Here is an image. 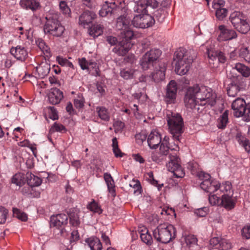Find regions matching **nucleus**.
I'll return each instance as SVG.
<instances>
[{
    "label": "nucleus",
    "mask_w": 250,
    "mask_h": 250,
    "mask_svg": "<svg viewBox=\"0 0 250 250\" xmlns=\"http://www.w3.org/2000/svg\"><path fill=\"white\" fill-rule=\"evenodd\" d=\"M193 51L179 47L174 53L173 61L175 62V72L179 75H184L189 71L195 56Z\"/></svg>",
    "instance_id": "nucleus-1"
},
{
    "label": "nucleus",
    "mask_w": 250,
    "mask_h": 250,
    "mask_svg": "<svg viewBox=\"0 0 250 250\" xmlns=\"http://www.w3.org/2000/svg\"><path fill=\"white\" fill-rule=\"evenodd\" d=\"M137 6L138 4L134 8V12H136L139 14L132 15L130 10L127 11L126 16V26L127 23L130 24V21L133 26L138 28H146L152 26L155 23L154 17L148 14H140V13L142 12L138 13L137 12L136 10ZM143 13H145L146 12H143Z\"/></svg>",
    "instance_id": "nucleus-2"
},
{
    "label": "nucleus",
    "mask_w": 250,
    "mask_h": 250,
    "mask_svg": "<svg viewBox=\"0 0 250 250\" xmlns=\"http://www.w3.org/2000/svg\"><path fill=\"white\" fill-rule=\"evenodd\" d=\"M175 229L171 225L161 224L153 230V235L157 242L167 244L175 237Z\"/></svg>",
    "instance_id": "nucleus-3"
},
{
    "label": "nucleus",
    "mask_w": 250,
    "mask_h": 250,
    "mask_svg": "<svg viewBox=\"0 0 250 250\" xmlns=\"http://www.w3.org/2000/svg\"><path fill=\"white\" fill-rule=\"evenodd\" d=\"M167 121L169 129L173 139L179 142L183 132L184 122L181 115L177 113L170 112L167 114Z\"/></svg>",
    "instance_id": "nucleus-4"
},
{
    "label": "nucleus",
    "mask_w": 250,
    "mask_h": 250,
    "mask_svg": "<svg viewBox=\"0 0 250 250\" xmlns=\"http://www.w3.org/2000/svg\"><path fill=\"white\" fill-rule=\"evenodd\" d=\"M46 22L44 25V31L55 37L61 36L64 32V27L58 20L56 14H49L45 17Z\"/></svg>",
    "instance_id": "nucleus-5"
},
{
    "label": "nucleus",
    "mask_w": 250,
    "mask_h": 250,
    "mask_svg": "<svg viewBox=\"0 0 250 250\" xmlns=\"http://www.w3.org/2000/svg\"><path fill=\"white\" fill-rule=\"evenodd\" d=\"M194 92V94L197 100L200 102V104L205 105L207 103L211 106L216 103L215 94H212L205 86L199 87L198 85L189 87Z\"/></svg>",
    "instance_id": "nucleus-6"
},
{
    "label": "nucleus",
    "mask_w": 250,
    "mask_h": 250,
    "mask_svg": "<svg viewBox=\"0 0 250 250\" xmlns=\"http://www.w3.org/2000/svg\"><path fill=\"white\" fill-rule=\"evenodd\" d=\"M161 55V51L159 49H152L146 53L140 61L143 70L151 69V67L157 65L159 63H164L160 62Z\"/></svg>",
    "instance_id": "nucleus-7"
},
{
    "label": "nucleus",
    "mask_w": 250,
    "mask_h": 250,
    "mask_svg": "<svg viewBox=\"0 0 250 250\" xmlns=\"http://www.w3.org/2000/svg\"><path fill=\"white\" fill-rule=\"evenodd\" d=\"M230 21L233 27L239 32L246 34L250 30V26L247 19L240 12L232 13L230 17Z\"/></svg>",
    "instance_id": "nucleus-8"
},
{
    "label": "nucleus",
    "mask_w": 250,
    "mask_h": 250,
    "mask_svg": "<svg viewBox=\"0 0 250 250\" xmlns=\"http://www.w3.org/2000/svg\"><path fill=\"white\" fill-rule=\"evenodd\" d=\"M159 4L163 7H166L169 2L168 0H141L138 3L136 10L138 13L146 12L148 10L157 7Z\"/></svg>",
    "instance_id": "nucleus-9"
},
{
    "label": "nucleus",
    "mask_w": 250,
    "mask_h": 250,
    "mask_svg": "<svg viewBox=\"0 0 250 250\" xmlns=\"http://www.w3.org/2000/svg\"><path fill=\"white\" fill-rule=\"evenodd\" d=\"M170 161L167 164V167L169 171L173 173L177 178H182L185 175L184 169L179 164L180 158L177 156L170 155L169 156Z\"/></svg>",
    "instance_id": "nucleus-10"
},
{
    "label": "nucleus",
    "mask_w": 250,
    "mask_h": 250,
    "mask_svg": "<svg viewBox=\"0 0 250 250\" xmlns=\"http://www.w3.org/2000/svg\"><path fill=\"white\" fill-rule=\"evenodd\" d=\"M68 216L65 214H58L52 215L50 218V227H54L59 230V233L62 234L65 226L67 224Z\"/></svg>",
    "instance_id": "nucleus-11"
},
{
    "label": "nucleus",
    "mask_w": 250,
    "mask_h": 250,
    "mask_svg": "<svg viewBox=\"0 0 250 250\" xmlns=\"http://www.w3.org/2000/svg\"><path fill=\"white\" fill-rule=\"evenodd\" d=\"M122 35L121 41V39L118 40L116 37L111 36L107 37L106 41L111 45H116L113 49L115 53L124 57L125 55V36Z\"/></svg>",
    "instance_id": "nucleus-12"
},
{
    "label": "nucleus",
    "mask_w": 250,
    "mask_h": 250,
    "mask_svg": "<svg viewBox=\"0 0 250 250\" xmlns=\"http://www.w3.org/2000/svg\"><path fill=\"white\" fill-rule=\"evenodd\" d=\"M247 104L242 98H237L231 104V108L233 111V115L236 117L243 116L247 110Z\"/></svg>",
    "instance_id": "nucleus-13"
},
{
    "label": "nucleus",
    "mask_w": 250,
    "mask_h": 250,
    "mask_svg": "<svg viewBox=\"0 0 250 250\" xmlns=\"http://www.w3.org/2000/svg\"><path fill=\"white\" fill-rule=\"evenodd\" d=\"M177 86L176 82L171 80L167 87L165 101L167 104H174L177 96Z\"/></svg>",
    "instance_id": "nucleus-14"
},
{
    "label": "nucleus",
    "mask_w": 250,
    "mask_h": 250,
    "mask_svg": "<svg viewBox=\"0 0 250 250\" xmlns=\"http://www.w3.org/2000/svg\"><path fill=\"white\" fill-rule=\"evenodd\" d=\"M184 103L187 108L199 110V107H196L198 104H200L199 101L195 97L193 90L190 87L187 90L184 97Z\"/></svg>",
    "instance_id": "nucleus-15"
},
{
    "label": "nucleus",
    "mask_w": 250,
    "mask_h": 250,
    "mask_svg": "<svg viewBox=\"0 0 250 250\" xmlns=\"http://www.w3.org/2000/svg\"><path fill=\"white\" fill-rule=\"evenodd\" d=\"M154 71L151 73L153 80L158 83L164 79L165 71L166 70V64L164 63H159L157 65L154 67Z\"/></svg>",
    "instance_id": "nucleus-16"
},
{
    "label": "nucleus",
    "mask_w": 250,
    "mask_h": 250,
    "mask_svg": "<svg viewBox=\"0 0 250 250\" xmlns=\"http://www.w3.org/2000/svg\"><path fill=\"white\" fill-rule=\"evenodd\" d=\"M209 63L218 64L219 62L224 63L226 60V57L221 51L209 49L207 51Z\"/></svg>",
    "instance_id": "nucleus-17"
},
{
    "label": "nucleus",
    "mask_w": 250,
    "mask_h": 250,
    "mask_svg": "<svg viewBox=\"0 0 250 250\" xmlns=\"http://www.w3.org/2000/svg\"><path fill=\"white\" fill-rule=\"evenodd\" d=\"M10 53L15 58L21 62L24 61L28 56L27 50L21 45L12 47L10 49Z\"/></svg>",
    "instance_id": "nucleus-18"
},
{
    "label": "nucleus",
    "mask_w": 250,
    "mask_h": 250,
    "mask_svg": "<svg viewBox=\"0 0 250 250\" xmlns=\"http://www.w3.org/2000/svg\"><path fill=\"white\" fill-rule=\"evenodd\" d=\"M219 29L221 33L218 37V39L220 41L230 40L237 37V34L235 31L227 29L224 25H220Z\"/></svg>",
    "instance_id": "nucleus-19"
},
{
    "label": "nucleus",
    "mask_w": 250,
    "mask_h": 250,
    "mask_svg": "<svg viewBox=\"0 0 250 250\" xmlns=\"http://www.w3.org/2000/svg\"><path fill=\"white\" fill-rule=\"evenodd\" d=\"M96 17V15L93 12L88 10L84 11L79 17V23L80 25L85 27L91 23Z\"/></svg>",
    "instance_id": "nucleus-20"
},
{
    "label": "nucleus",
    "mask_w": 250,
    "mask_h": 250,
    "mask_svg": "<svg viewBox=\"0 0 250 250\" xmlns=\"http://www.w3.org/2000/svg\"><path fill=\"white\" fill-rule=\"evenodd\" d=\"M63 97L62 92L57 88L51 89L48 94V101L53 105L59 104Z\"/></svg>",
    "instance_id": "nucleus-21"
},
{
    "label": "nucleus",
    "mask_w": 250,
    "mask_h": 250,
    "mask_svg": "<svg viewBox=\"0 0 250 250\" xmlns=\"http://www.w3.org/2000/svg\"><path fill=\"white\" fill-rule=\"evenodd\" d=\"M229 78L232 81L229 86L227 88L228 94L230 97H235L240 90L238 77L232 76V77H229Z\"/></svg>",
    "instance_id": "nucleus-22"
},
{
    "label": "nucleus",
    "mask_w": 250,
    "mask_h": 250,
    "mask_svg": "<svg viewBox=\"0 0 250 250\" xmlns=\"http://www.w3.org/2000/svg\"><path fill=\"white\" fill-rule=\"evenodd\" d=\"M161 142V137L158 132L152 131L147 138L148 145L151 149L158 147Z\"/></svg>",
    "instance_id": "nucleus-23"
},
{
    "label": "nucleus",
    "mask_w": 250,
    "mask_h": 250,
    "mask_svg": "<svg viewBox=\"0 0 250 250\" xmlns=\"http://www.w3.org/2000/svg\"><path fill=\"white\" fill-rule=\"evenodd\" d=\"M117 5L115 2H108L106 1L103 5L101 10L99 11V15L102 17L111 14L112 11L116 7Z\"/></svg>",
    "instance_id": "nucleus-24"
},
{
    "label": "nucleus",
    "mask_w": 250,
    "mask_h": 250,
    "mask_svg": "<svg viewBox=\"0 0 250 250\" xmlns=\"http://www.w3.org/2000/svg\"><path fill=\"white\" fill-rule=\"evenodd\" d=\"M232 194L224 193L220 201V206H223L226 209H231L234 207L235 203L232 199Z\"/></svg>",
    "instance_id": "nucleus-25"
},
{
    "label": "nucleus",
    "mask_w": 250,
    "mask_h": 250,
    "mask_svg": "<svg viewBox=\"0 0 250 250\" xmlns=\"http://www.w3.org/2000/svg\"><path fill=\"white\" fill-rule=\"evenodd\" d=\"M91 250H102V244L99 238L96 237H91L85 240Z\"/></svg>",
    "instance_id": "nucleus-26"
},
{
    "label": "nucleus",
    "mask_w": 250,
    "mask_h": 250,
    "mask_svg": "<svg viewBox=\"0 0 250 250\" xmlns=\"http://www.w3.org/2000/svg\"><path fill=\"white\" fill-rule=\"evenodd\" d=\"M26 178L27 184L31 187L39 186L42 182V180L40 177L31 173H27Z\"/></svg>",
    "instance_id": "nucleus-27"
},
{
    "label": "nucleus",
    "mask_w": 250,
    "mask_h": 250,
    "mask_svg": "<svg viewBox=\"0 0 250 250\" xmlns=\"http://www.w3.org/2000/svg\"><path fill=\"white\" fill-rule=\"evenodd\" d=\"M104 179L106 183L108 190L112 196H115V186L114 180L111 175L108 173L104 174Z\"/></svg>",
    "instance_id": "nucleus-28"
},
{
    "label": "nucleus",
    "mask_w": 250,
    "mask_h": 250,
    "mask_svg": "<svg viewBox=\"0 0 250 250\" xmlns=\"http://www.w3.org/2000/svg\"><path fill=\"white\" fill-rule=\"evenodd\" d=\"M235 70L240 72L245 77H248L250 75V68L243 64L236 63L235 67L232 68L231 72L234 73Z\"/></svg>",
    "instance_id": "nucleus-29"
},
{
    "label": "nucleus",
    "mask_w": 250,
    "mask_h": 250,
    "mask_svg": "<svg viewBox=\"0 0 250 250\" xmlns=\"http://www.w3.org/2000/svg\"><path fill=\"white\" fill-rule=\"evenodd\" d=\"M50 70V65L46 62H42L36 67V70L40 77L43 78L47 75Z\"/></svg>",
    "instance_id": "nucleus-30"
},
{
    "label": "nucleus",
    "mask_w": 250,
    "mask_h": 250,
    "mask_svg": "<svg viewBox=\"0 0 250 250\" xmlns=\"http://www.w3.org/2000/svg\"><path fill=\"white\" fill-rule=\"evenodd\" d=\"M36 42L39 48L45 56V57L49 59L51 56L50 49L49 46L46 45L44 41L41 39H38L36 41Z\"/></svg>",
    "instance_id": "nucleus-31"
},
{
    "label": "nucleus",
    "mask_w": 250,
    "mask_h": 250,
    "mask_svg": "<svg viewBox=\"0 0 250 250\" xmlns=\"http://www.w3.org/2000/svg\"><path fill=\"white\" fill-rule=\"evenodd\" d=\"M104 27L101 24H93L88 29V33L90 36L93 38L101 35L103 33Z\"/></svg>",
    "instance_id": "nucleus-32"
},
{
    "label": "nucleus",
    "mask_w": 250,
    "mask_h": 250,
    "mask_svg": "<svg viewBox=\"0 0 250 250\" xmlns=\"http://www.w3.org/2000/svg\"><path fill=\"white\" fill-rule=\"evenodd\" d=\"M96 109L98 116L101 120L104 121H109L110 116L107 109L104 107L98 106Z\"/></svg>",
    "instance_id": "nucleus-33"
},
{
    "label": "nucleus",
    "mask_w": 250,
    "mask_h": 250,
    "mask_svg": "<svg viewBox=\"0 0 250 250\" xmlns=\"http://www.w3.org/2000/svg\"><path fill=\"white\" fill-rule=\"evenodd\" d=\"M11 181L13 184L21 187L25 183V177L22 173H16L13 176Z\"/></svg>",
    "instance_id": "nucleus-34"
},
{
    "label": "nucleus",
    "mask_w": 250,
    "mask_h": 250,
    "mask_svg": "<svg viewBox=\"0 0 250 250\" xmlns=\"http://www.w3.org/2000/svg\"><path fill=\"white\" fill-rule=\"evenodd\" d=\"M87 208L91 211L94 213H97L99 214H101L103 212L101 206L99 205L98 203L94 199H92V201L88 204Z\"/></svg>",
    "instance_id": "nucleus-35"
},
{
    "label": "nucleus",
    "mask_w": 250,
    "mask_h": 250,
    "mask_svg": "<svg viewBox=\"0 0 250 250\" xmlns=\"http://www.w3.org/2000/svg\"><path fill=\"white\" fill-rule=\"evenodd\" d=\"M228 110H226L218 118L217 126L219 128L224 129L225 128L228 123Z\"/></svg>",
    "instance_id": "nucleus-36"
},
{
    "label": "nucleus",
    "mask_w": 250,
    "mask_h": 250,
    "mask_svg": "<svg viewBox=\"0 0 250 250\" xmlns=\"http://www.w3.org/2000/svg\"><path fill=\"white\" fill-rule=\"evenodd\" d=\"M238 142L249 153L250 152V141L244 136L240 134H237L236 136Z\"/></svg>",
    "instance_id": "nucleus-37"
},
{
    "label": "nucleus",
    "mask_w": 250,
    "mask_h": 250,
    "mask_svg": "<svg viewBox=\"0 0 250 250\" xmlns=\"http://www.w3.org/2000/svg\"><path fill=\"white\" fill-rule=\"evenodd\" d=\"M125 17L124 15L120 16L117 19L116 28L121 30V34L125 36Z\"/></svg>",
    "instance_id": "nucleus-38"
},
{
    "label": "nucleus",
    "mask_w": 250,
    "mask_h": 250,
    "mask_svg": "<svg viewBox=\"0 0 250 250\" xmlns=\"http://www.w3.org/2000/svg\"><path fill=\"white\" fill-rule=\"evenodd\" d=\"M59 8L60 11L67 17L71 15V10L68 6L66 2L64 0H61L59 2Z\"/></svg>",
    "instance_id": "nucleus-39"
},
{
    "label": "nucleus",
    "mask_w": 250,
    "mask_h": 250,
    "mask_svg": "<svg viewBox=\"0 0 250 250\" xmlns=\"http://www.w3.org/2000/svg\"><path fill=\"white\" fill-rule=\"evenodd\" d=\"M145 233L138 232V233L140 234V236L142 241L148 245H151L153 242L152 236L148 233L147 230H145Z\"/></svg>",
    "instance_id": "nucleus-40"
},
{
    "label": "nucleus",
    "mask_w": 250,
    "mask_h": 250,
    "mask_svg": "<svg viewBox=\"0 0 250 250\" xmlns=\"http://www.w3.org/2000/svg\"><path fill=\"white\" fill-rule=\"evenodd\" d=\"M112 146L113 147V152L116 157H121L123 156L124 153L121 152L118 147V141L116 138L112 139Z\"/></svg>",
    "instance_id": "nucleus-41"
},
{
    "label": "nucleus",
    "mask_w": 250,
    "mask_h": 250,
    "mask_svg": "<svg viewBox=\"0 0 250 250\" xmlns=\"http://www.w3.org/2000/svg\"><path fill=\"white\" fill-rule=\"evenodd\" d=\"M13 212L14 216L17 217L19 219L22 221H26L27 220V216L26 214L18 208H13Z\"/></svg>",
    "instance_id": "nucleus-42"
},
{
    "label": "nucleus",
    "mask_w": 250,
    "mask_h": 250,
    "mask_svg": "<svg viewBox=\"0 0 250 250\" xmlns=\"http://www.w3.org/2000/svg\"><path fill=\"white\" fill-rule=\"evenodd\" d=\"M84 100L82 94L78 95L74 100V104L77 108H81L84 105Z\"/></svg>",
    "instance_id": "nucleus-43"
},
{
    "label": "nucleus",
    "mask_w": 250,
    "mask_h": 250,
    "mask_svg": "<svg viewBox=\"0 0 250 250\" xmlns=\"http://www.w3.org/2000/svg\"><path fill=\"white\" fill-rule=\"evenodd\" d=\"M46 111L48 113L50 119L55 120L58 119V116L57 111L54 107L48 106L46 108Z\"/></svg>",
    "instance_id": "nucleus-44"
},
{
    "label": "nucleus",
    "mask_w": 250,
    "mask_h": 250,
    "mask_svg": "<svg viewBox=\"0 0 250 250\" xmlns=\"http://www.w3.org/2000/svg\"><path fill=\"white\" fill-rule=\"evenodd\" d=\"M210 180H204L200 184V187L208 192H211L212 186Z\"/></svg>",
    "instance_id": "nucleus-45"
},
{
    "label": "nucleus",
    "mask_w": 250,
    "mask_h": 250,
    "mask_svg": "<svg viewBox=\"0 0 250 250\" xmlns=\"http://www.w3.org/2000/svg\"><path fill=\"white\" fill-rule=\"evenodd\" d=\"M137 58L135 55L131 53H126V64H131V68L133 67V64L136 62Z\"/></svg>",
    "instance_id": "nucleus-46"
},
{
    "label": "nucleus",
    "mask_w": 250,
    "mask_h": 250,
    "mask_svg": "<svg viewBox=\"0 0 250 250\" xmlns=\"http://www.w3.org/2000/svg\"><path fill=\"white\" fill-rule=\"evenodd\" d=\"M186 243L189 247H192L197 244V239L192 235H188L185 238Z\"/></svg>",
    "instance_id": "nucleus-47"
},
{
    "label": "nucleus",
    "mask_w": 250,
    "mask_h": 250,
    "mask_svg": "<svg viewBox=\"0 0 250 250\" xmlns=\"http://www.w3.org/2000/svg\"><path fill=\"white\" fill-rule=\"evenodd\" d=\"M8 213V210L3 207H0V224L5 223Z\"/></svg>",
    "instance_id": "nucleus-48"
},
{
    "label": "nucleus",
    "mask_w": 250,
    "mask_h": 250,
    "mask_svg": "<svg viewBox=\"0 0 250 250\" xmlns=\"http://www.w3.org/2000/svg\"><path fill=\"white\" fill-rule=\"evenodd\" d=\"M66 131L65 127L62 124L55 123L50 129L51 132H62Z\"/></svg>",
    "instance_id": "nucleus-49"
},
{
    "label": "nucleus",
    "mask_w": 250,
    "mask_h": 250,
    "mask_svg": "<svg viewBox=\"0 0 250 250\" xmlns=\"http://www.w3.org/2000/svg\"><path fill=\"white\" fill-rule=\"evenodd\" d=\"M88 67H89V70L87 71L89 73L91 71V69H93L94 71L92 72V74L94 76L99 75V68L97 63L94 62H89Z\"/></svg>",
    "instance_id": "nucleus-50"
},
{
    "label": "nucleus",
    "mask_w": 250,
    "mask_h": 250,
    "mask_svg": "<svg viewBox=\"0 0 250 250\" xmlns=\"http://www.w3.org/2000/svg\"><path fill=\"white\" fill-rule=\"evenodd\" d=\"M239 56L247 61L250 56V51L247 47L242 48L239 50Z\"/></svg>",
    "instance_id": "nucleus-51"
},
{
    "label": "nucleus",
    "mask_w": 250,
    "mask_h": 250,
    "mask_svg": "<svg viewBox=\"0 0 250 250\" xmlns=\"http://www.w3.org/2000/svg\"><path fill=\"white\" fill-rule=\"evenodd\" d=\"M228 10L226 8H222L216 10L215 15L216 18L219 20H222L227 15Z\"/></svg>",
    "instance_id": "nucleus-52"
},
{
    "label": "nucleus",
    "mask_w": 250,
    "mask_h": 250,
    "mask_svg": "<svg viewBox=\"0 0 250 250\" xmlns=\"http://www.w3.org/2000/svg\"><path fill=\"white\" fill-rule=\"evenodd\" d=\"M78 62L82 69L89 71V67H88V65L89 62H87L85 58L79 59Z\"/></svg>",
    "instance_id": "nucleus-53"
},
{
    "label": "nucleus",
    "mask_w": 250,
    "mask_h": 250,
    "mask_svg": "<svg viewBox=\"0 0 250 250\" xmlns=\"http://www.w3.org/2000/svg\"><path fill=\"white\" fill-rule=\"evenodd\" d=\"M225 1L223 0H213L212 7L216 10L225 8Z\"/></svg>",
    "instance_id": "nucleus-54"
},
{
    "label": "nucleus",
    "mask_w": 250,
    "mask_h": 250,
    "mask_svg": "<svg viewBox=\"0 0 250 250\" xmlns=\"http://www.w3.org/2000/svg\"><path fill=\"white\" fill-rule=\"evenodd\" d=\"M146 134L143 131H142L135 135V138L137 143L139 144H142L144 142V141H145L146 140Z\"/></svg>",
    "instance_id": "nucleus-55"
},
{
    "label": "nucleus",
    "mask_w": 250,
    "mask_h": 250,
    "mask_svg": "<svg viewBox=\"0 0 250 250\" xmlns=\"http://www.w3.org/2000/svg\"><path fill=\"white\" fill-rule=\"evenodd\" d=\"M208 200L210 204L212 205H217L220 206L221 203L220 201H221V198L220 199L215 195H211L210 194L209 195Z\"/></svg>",
    "instance_id": "nucleus-56"
},
{
    "label": "nucleus",
    "mask_w": 250,
    "mask_h": 250,
    "mask_svg": "<svg viewBox=\"0 0 250 250\" xmlns=\"http://www.w3.org/2000/svg\"><path fill=\"white\" fill-rule=\"evenodd\" d=\"M242 235L248 239L250 238V224L245 226L241 230Z\"/></svg>",
    "instance_id": "nucleus-57"
},
{
    "label": "nucleus",
    "mask_w": 250,
    "mask_h": 250,
    "mask_svg": "<svg viewBox=\"0 0 250 250\" xmlns=\"http://www.w3.org/2000/svg\"><path fill=\"white\" fill-rule=\"evenodd\" d=\"M153 17L155 18L158 21H162L164 18L163 10L160 8L153 12Z\"/></svg>",
    "instance_id": "nucleus-58"
},
{
    "label": "nucleus",
    "mask_w": 250,
    "mask_h": 250,
    "mask_svg": "<svg viewBox=\"0 0 250 250\" xmlns=\"http://www.w3.org/2000/svg\"><path fill=\"white\" fill-rule=\"evenodd\" d=\"M70 223L73 226H77L80 224L79 217L77 214H71L69 216Z\"/></svg>",
    "instance_id": "nucleus-59"
},
{
    "label": "nucleus",
    "mask_w": 250,
    "mask_h": 250,
    "mask_svg": "<svg viewBox=\"0 0 250 250\" xmlns=\"http://www.w3.org/2000/svg\"><path fill=\"white\" fill-rule=\"evenodd\" d=\"M169 147L167 145L162 143L160 145V154L163 156H166L169 151Z\"/></svg>",
    "instance_id": "nucleus-60"
},
{
    "label": "nucleus",
    "mask_w": 250,
    "mask_h": 250,
    "mask_svg": "<svg viewBox=\"0 0 250 250\" xmlns=\"http://www.w3.org/2000/svg\"><path fill=\"white\" fill-rule=\"evenodd\" d=\"M129 187H133L135 189L134 190V192L135 193L136 192H141L140 190L142 188L141 186L140 185V183L139 180H133L132 181V184H129Z\"/></svg>",
    "instance_id": "nucleus-61"
},
{
    "label": "nucleus",
    "mask_w": 250,
    "mask_h": 250,
    "mask_svg": "<svg viewBox=\"0 0 250 250\" xmlns=\"http://www.w3.org/2000/svg\"><path fill=\"white\" fill-rule=\"evenodd\" d=\"M31 4H29V7L27 8V9H31L32 11H35L38 9L40 6L39 3L36 0H30Z\"/></svg>",
    "instance_id": "nucleus-62"
},
{
    "label": "nucleus",
    "mask_w": 250,
    "mask_h": 250,
    "mask_svg": "<svg viewBox=\"0 0 250 250\" xmlns=\"http://www.w3.org/2000/svg\"><path fill=\"white\" fill-rule=\"evenodd\" d=\"M220 246L222 248V250H227L231 248V245L230 243L227 242L225 239H221L220 243Z\"/></svg>",
    "instance_id": "nucleus-63"
},
{
    "label": "nucleus",
    "mask_w": 250,
    "mask_h": 250,
    "mask_svg": "<svg viewBox=\"0 0 250 250\" xmlns=\"http://www.w3.org/2000/svg\"><path fill=\"white\" fill-rule=\"evenodd\" d=\"M198 176L201 180H203V181L204 180H210V175L203 171H201L200 172H199L198 174Z\"/></svg>",
    "instance_id": "nucleus-64"
}]
</instances>
